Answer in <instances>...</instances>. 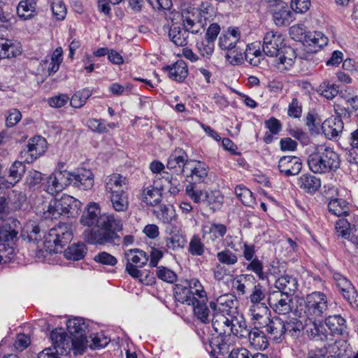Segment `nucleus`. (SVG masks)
Returning a JSON list of instances; mask_svg holds the SVG:
<instances>
[{"mask_svg": "<svg viewBox=\"0 0 358 358\" xmlns=\"http://www.w3.org/2000/svg\"><path fill=\"white\" fill-rule=\"evenodd\" d=\"M122 221L113 214L103 213L99 216L96 229H88L83 233L85 240L92 245L115 243L120 240L117 232L122 229Z\"/></svg>", "mask_w": 358, "mask_h": 358, "instance_id": "obj_1", "label": "nucleus"}, {"mask_svg": "<svg viewBox=\"0 0 358 358\" xmlns=\"http://www.w3.org/2000/svg\"><path fill=\"white\" fill-rule=\"evenodd\" d=\"M197 13L195 8H187L182 9L181 13H173L169 36L174 44L185 46L187 44L188 33L199 31L201 25L197 22Z\"/></svg>", "mask_w": 358, "mask_h": 358, "instance_id": "obj_2", "label": "nucleus"}, {"mask_svg": "<svg viewBox=\"0 0 358 358\" xmlns=\"http://www.w3.org/2000/svg\"><path fill=\"white\" fill-rule=\"evenodd\" d=\"M41 231L38 226H34L28 234L30 241L36 242L41 250H45L49 253H57L59 249L67 244L72 238L71 226L66 223H59L52 227L47 234L43 236V241L40 240Z\"/></svg>", "mask_w": 358, "mask_h": 358, "instance_id": "obj_3", "label": "nucleus"}, {"mask_svg": "<svg viewBox=\"0 0 358 358\" xmlns=\"http://www.w3.org/2000/svg\"><path fill=\"white\" fill-rule=\"evenodd\" d=\"M328 299L321 292H313L304 297L297 308L299 317L307 319H320L327 313Z\"/></svg>", "mask_w": 358, "mask_h": 358, "instance_id": "obj_4", "label": "nucleus"}, {"mask_svg": "<svg viewBox=\"0 0 358 358\" xmlns=\"http://www.w3.org/2000/svg\"><path fill=\"white\" fill-rule=\"evenodd\" d=\"M308 165L313 173H326L339 168L340 159L331 148H320L309 155Z\"/></svg>", "mask_w": 358, "mask_h": 358, "instance_id": "obj_5", "label": "nucleus"}, {"mask_svg": "<svg viewBox=\"0 0 358 358\" xmlns=\"http://www.w3.org/2000/svg\"><path fill=\"white\" fill-rule=\"evenodd\" d=\"M50 338L54 349L60 355H66L71 350L75 354H82L84 352L83 340L73 339L64 329H55L50 333Z\"/></svg>", "mask_w": 358, "mask_h": 358, "instance_id": "obj_6", "label": "nucleus"}, {"mask_svg": "<svg viewBox=\"0 0 358 358\" xmlns=\"http://www.w3.org/2000/svg\"><path fill=\"white\" fill-rule=\"evenodd\" d=\"M334 284L352 308L358 310V294L352 282L340 273L333 274Z\"/></svg>", "mask_w": 358, "mask_h": 358, "instance_id": "obj_7", "label": "nucleus"}, {"mask_svg": "<svg viewBox=\"0 0 358 358\" xmlns=\"http://www.w3.org/2000/svg\"><path fill=\"white\" fill-rule=\"evenodd\" d=\"M46 141L41 136H35L29 140L28 145L20 153V158L26 163H31L43 155L46 148Z\"/></svg>", "mask_w": 358, "mask_h": 358, "instance_id": "obj_8", "label": "nucleus"}, {"mask_svg": "<svg viewBox=\"0 0 358 358\" xmlns=\"http://www.w3.org/2000/svg\"><path fill=\"white\" fill-rule=\"evenodd\" d=\"M292 295L282 294L279 291L271 292L268 303L273 310L279 315H287L292 310Z\"/></svg>", "mask_w": 358, "mask_h": 358, "instance_id": "obj_9", "label": "nucleus"}, {"mask_svg": "<svg viewBox=\"0 0 358 358\" xmlns=\"http://www.w3.org/2000/svg\"><path fill=\"white\" fill-rule=\"evenodd\" d=\"M284 47L286 45L280 34L268 31L264 35L262 48L264 53L268 57H278V54Z\"/></svg>", "mask_w": 358, "mask_h": 358, "instance_id": "obj_10", "label": "nucleus"}, {"mask_svg": "<svg viewBox=\"0 0 358 358\" xmlns=\"http://www.w3.org/2000/svg\"><path fill=\"white\" fill-rule=\"evenodd\" d=\"M186 173H185L187 178H191L189 182L201 183L203 182L208 176V166L197 160H189L185 166Z\"/></svg>", "mask_w": 358, "mask_h": 358, "instance_id": "obj_11", "label": "nucleus"}, {"mask_svg": "<svg viewBox=\"0 0 358 358\" xmlns=\"http://www.w3.org/2000/svg\"><path fill=\"white\" fill-rule=\"evenodd\" d=\"M280 172L286 177L296 176L302 168L301 159L296 156H283L278 162Z\"/></svg>", "mask_w": 358, "mask_h": 358, "instance_id": "obj_12", "label": "nucleus"}, {"mask_svg": "<svg viewBox=\"0 0 358 358\" xmlns=\"http://www.w3.org/2000/svg\"><path fill=\"white\" fill-rule=\"evenodd\" d=\"M304 330L310 340L324 341L327 337V331L320 319H307Z\"/></svg>", "mask_w": 358, "mask_h": 358, "instance_id": "obj_13", "label": "nucleus"}, {"mask_svg": "<svg viewBox=\"0 0 358 358\" xmlns=\"http://www.w3.org/2000/svg\"><path fill=\"white\" fill-rule=\"evenodd\" d=\"M66 327L73 339L83 340L84 350L87 348L88 339L86 336L87 325L82 317H74L68 320Z\"/></svg>", "mask_w": 358, "mask_h": 358, "instance_id": "obj_14", "label": "nucleus"}, {"mask_svg": "<svg viewBox=\"0 0 358 358\" xmlns=\"http://www.w3.org/2000/svg\"><path fill=\"white\" fill-rule=\"evenodd\" d=\"M275 60V66L279 71H289L295 63L296 55L294 50L286 46L278 54Z\"/></svg>", "mask_w": 358, "mask_h": 358, "instance_id": "obj_15", "label": "nucleus"}, {"mask_svg": "<svg viewBox=\"0 0 358 358\" xmlns=\"http://www.w3.org/2000/svg\"><path fill=\"white\" fill-rule=\"evenodd\" d=\"M248 311L255 328L262 329L270 320V310L266 305L249 306Z\"/></svg>", "mask_w": 358, "mask_h": 358, "instance_id": "obj_16", "label": "nucleus"}, {"mask_svg": "<svg viewBox=\"0 0 358 358\" xmlns=\"http://www.w3.org/2000/svg\"><path fill=\"white\" fill-rule=\"evenodd\" d=\"M241 32L238 28H229L223 31L218 39V46L222 50L235 48L240 43Z\"/></svg>", "mask_w": 358, "mask_h": 358, "instance_id": "obj_17", "label": "nucleus"}, {"mask_svg": "<svg viewBox=\"0 0 358 358\" xmlns=\"http://www.w3.org/2000/svg\"><path fill=\"white\" fill-rule=\"evenodd\" d=\"M227 315L222 313L213 312L211 322L214 330L218 334H231V325L234 318H229Z\"/></svg>", "mask_w": 358, "mask_h": 358, "instance_id": "obj_18", "label": "nucleus"}, {"mask_svg": "<svg viewBox=\"0 0 358 358\" xmlns=\"http://www.w3.org/2000/svg\"><path fill=\"white\" fill-rule=\"evenodd\" d=\"M66 194L59 199H52L44 209V217L46 219H57L62 215H68Z\"/></svg>", "mask_w": 358, "mask_h": 358, "instance_id": "obj_19", "label": "nucleus"}, {"mask_svg": "<svg viewBox=\"0 0 358 358\" xmlns=\"http://www.w3.org/2000/svg\"><path fill=\"white\" fill-rule=\"evenodd\" d=\"M262 329H265L271 338L277 341H281L285 335V322L278 317L270 319Z\"/></svg>", "mask_w": 358, "mask_h": 358, "instance_id": "obj_20", "label": "nucleus"}, {"mask_svg": "<svg viewBox=\"0 0 358 358\" xmlns=\"http://www.w3.org/2000/svg\"><path fill=\"white\" fill-rule=\"evenodd\" d=\"M328 38L320 31L308 32L304 35V43L308 51L317 52L328 43Z\"/></svg>", "mask_w": 358, "mask_h": 358, "instance_id": "obj_21", "label": "nucleus"}, {"mask_svg": "<svg viewBox=\"0 0 358 358\" xmlns=\"http://www.w3.org/2000/svg\"><path fill=\"white\" fill-rule=\"evenodd\" d=\"M236 300L231 294H223L217 298L216 301L209 302L213 312L230 315L231 310L234 307Z\"/></svg>", "mask_w": 358, "mask_h": 358, "instance_id": "obj_22", "label": "nucleus"}, {"mask_svg": "<svg viewBox=\"0 0 358 358\" xmlns=\"http://www.w3.org/2000/svg\"><path fill=\"white\" fill-rule=\"evenodd\" d=\"M163 70L168 73V76L172 80L182 83L188 75V68L186 62L182 59L178 60L171 66H166Z\"/></svg>", "mask_w": 358, "mask_h": 358, "instance_id": "obj_23", "label": "nucleus"}, {"mask_svg": "<svg viewBox=\"0 0 358 358\" xmlns=\"http://www.w3.org/2000/svg\"><path fill=\"white\" fill-rule=\"evenodd\" d=\"M165 243L166 248L173 251L183 248L186 240L181 229L178 227L172 226L165 238Z\"/></svg>", "mask_w": 358, "mask_h": 358, "instance_id": "obj_24", "label": "nucleus"}, {"mask_svg": "<svg viewBox=\"0 0 358 358\" xmlns=\"http://www.w3.org/2000/svg\"><path fill=\"white\" fill-rule=\"evenodd\" d=\"M189 162L186 152L182 149H176L169 156L167 162V168L170 170L179 169L180 173H186V164Z\"/></svg>", "mask_w": 358, "mask_h": 358, "instance_id": "obj_25", "label": "nucleus"}, {"mask_svg": "<svg viewBox=\"0 0 358 358\" xmlns=\"http://www.w3.org/2000/svg\"><path fill=\"white\" fill-rule=\"evenodd\" d=\"M20 222L13 220L3 223L0 227V241L5 243L14 242L17 238L20 229Z\"/></svg>", "mask_w": 358, "mask_h": 358, "instance_id": "obj_26", "label": "nucleus"}, {"mask_svg": "<svg viewBox=\"0 0 358 358\" xmlns=\"http://www.w3.org/2000/svg\"><path fill=\"white\" fill-rule=\"evenodd\" d=\"M208 301L196 300L192 306H193L194 316L201 322L209 323L212 318L213 311L209 305L207 304Z\"/></svg>", "mask_w": 358, "mask_h": 358, "instance_id": "obj_27", "label": "nucleus"}, {"mask_svg": "<svg viewBox=\"0 0 358 358\" xmlns=\"http://www.w3.org/2000/svg\"><path fill=\"white\" fill-rule=\"evenodd\" d=\"M275 287L282 294L293 295L298 288V281L292 275H283L275 280Z\"/></svg>", "mask_w": 358, "mask_h": 358, "instance_id": "obj_28", "label": "nucleus"}, {"mask_svg": "<svg viewBox=\"0 0 358 358\" xmlns=\"http://www.w3.org/2000/svg\"><path fill=\"white\" fill-rule=\"evenodd\" d=\"M73 185L80 189L87 190L94 185V176L91 171L83 169L73 172Z\"/></svg>", "mask_w": 358, "mask_h": 358, "instance_id": "obj_29", "label": "nucleus"}, {"mask_svg": "<svg viewBox=\"0 0 358 358\" xmlns=\"http://www.w3.org/2000/svg\"><path fill=\"white\" fill-rule=\"evenodd\" d=\"M256 282L255 277L252 275H239L234 280L232 287L238 295H244L250 292Z\"/></svg>", "mask_w": 358, "mask_h": 358, "instance_id": "obj_30", "label": "nucleus"}, {"mask_svg": "<svg viewBox=\"0 0 358 358\" xmlns=\"http://www.w3.org/2000/svg\"><path fill=\"white\" fill-rule=\"evenodd\" d=\"M127 184L126 177L119 173H113L106 179V191L110 194L121 192L124 191L123 187Z\"/></svg>", "mask_w": 358, "mask_h": 358, "instance_id": "obj_31", "label": "nucleus"}, {"mask_svg": "<svg viewBox=\"0 0 358 358\" xmlns=\"http://www.w3.org/2000/svg\"><path fill=\"white\" fill-rule=\"evenodd\" d=\"M297 185L306 192L314 194L321 187V181L313 175L303 174L298 178Z\"/></svg>", "mask_w": 358, "mask_h": 358, "instance_id": "obj_32", "label": "nucleus"}, {"mask_svg": "<svg viewBox=\"0 0 358 358\" xmlns=\"http://www.w3.org/2000/svg\"><path fill=\"white\" fill-rule=\"evenodd\" d=\"M99 206L96 203H91L83 212L80 217V223L85 226H92L96 224L98 227L99 216L101 215Z\"/></svg>", "mask_w": 358, "mask_h": 358, "instance_id": "obj_33", "label": "nucleus"}, {"mask_svg": "<svg viewBox=\"0 0 358 358\" xmlns=\"http://www.w3.org/2000/svg\"><path fill=\"white\" fill-rule=\"evenodd\" d=\"M245 58L250 64L254 66L260 64L261 61L264 59V55L261 50L259 42H254L247 45Z\"/></svg>", "mask_w": 358, "mask_h": 358, "instance_id": "obj_34", "label": "nucleus"}, {"mask_svg": "<svg viewBox=\"0 0 358 358\" xmlns=\"http://www.w3.org/2000/svg\"><path fill=\"white\" fill-rule=\"evenodd\" d=\"M174 296L178 302L187 305H192L196 300V297L191 294V289L188 287L187 281L183 284L176 285Z\"/></svg>", "mask_w": 358, "mask_h": 358, "instance_id": "obj_35", "label": "nucleus"}, {"mask_svg": "<svg viewBox=\"0 0 358 358\" xmlns=\"http://www.w3.org/2000/svg\"><path fill=\"white\" fill-rule=\"evenodd\" d=\"M324 133L329 136L336 137L343 129V123L338 117H331L326 120L322 125Z\"/></svg>", "mask_w": 358, "mask_h": 358, "instance_id": "obj_36", "label": "nucleus"}, {"mask_svg": "<svg viewBox=\"0 0 358 358\" xmlns=\"http://www.w3.org/2000/svg\"><path fill=\"white\" fill-rule=\"evenodd\" d=\"M148 258L147 253L139 249H131L125 252L127 264L143 267L148 262Z\"/></svg>", "mask_w": 358, "mask_h": 358, "instance_id": "obj_37", "label": "nucleus"}, {"mask_svg": "<svg viewBox=\"0 0 358 358\" xmlns=\"http://www.w3.org/2000/svg\"><path fill=\"white\" fill-rule=\"evenodd\" d=\"M326 325L333 334L343 335L347 329L345 320L340 315H329L326 318Z\"/></svg>", "mask_w": 358, "mask_h": 358, "instance_id": "obj_38", "label": "nucleus"}, {"mask_svg": "<svg viewBox=\"0 0 358 358\" xmlns=\"http://www.w3.org/2000/svg\"><path fill=\"white\" fill-rule=\"evenodd\" d=\"M275 24L278 26L289 24L294 19L293 11L287 6H280L273 15Z\"/></svg>", "mask_w": 358, "mask_h": 358, "instance_id": "obj_39", "label": "nucleus"}, {"mask_svg": "<svg viewBox=\"0 0 358 358\" xmlns=\"http://www.w3.org/2000/svg\"><path fill=\"white\" fill-rule=\"evenodd\" d=\"M248 296L250 302V306H257V305H266L265 303L266 289L259 282H256L250 291Z\"/></svg>", "mask_w": 358, "mask_h": 358, "instance_id": "obj_40", "label": "nucleus"}, {"mask_svg": "<svg viewBox=\"0 0 358 358\" xmlns=\"http://www.w3.org/2000/svg\"><path fill=\"white\" fill-rule=\"evenodd\" d=\"M21 53L20 47L11 41L0 38V57L10 58Z\"/></svg>", "mask_w": 358, "mask_h": 358, "instance_id": "obj_41", "label": "nucleus"}, {"mask_svg": "<svg viewBox=\"0 0 358 358\" xmlns=\"http://www.w3.org/2000/svg\"><path fill=\"white\" fill-rule=\"evenodd\" d=\"M161 192L159 188L152 185L145 187L143 190L141 199L147 205L155 206L161 201Z\"/></svg>", "mask_w": 358, "mask_h": 358, "instance_id": "obj_42", "label": "nucleus"}, {"mask_svg": "<svg viewBox=\"0 0 358 358\" xmlns=\"http://www.w3.org/2000/svg\"><path fill=\"white\" fill-rule=\"evenodd\" d=\"M248 337L250 345L255 350H265L268 347V341L265 334L259 329L255 328Z\"/></svg>", "mask_w": 358, "mask_h": 358, "instance_id": "obj_43", "label": "nucleus"}, {"mask_svg": "<svg viewBox=\"0 0 358 358\" xmlns=\"http://www.w3.org/2000/svg\"><path fill=\"white\" fill-rule=\"evenodd\" d=\"M36 3L34 0H23L20 1L17 7V13L20 17L27 20L34 16Z\"/></svg>", "mask_w": 358, "mask_h": 358, "instance_id": "obj_44", "label": "nucleus"}, {"mask_svg": "<svg viewBox=\"0 0 358 358\" xmlns=\"http://www.w3.org/2000/svg\"><path fill=\"white\" fill-rule=\"evenodd\" d=\"M110 199L113 208L117 212H124L129 206L128 196L123 191L121 192L110 194Z\"/></svg>", "mask_w": 358, "mask_h": 358, "instance_id": "obj_45", "label": "nucleus"}, {"mask_svg": "<svg viewBox=\"0 0 358 358\" xmlns=\"http://www.w3.org/2000/svg\"><path fill=\"white\" fill-rule=\"evenodd\" d=\"M235 193L243 205L253 207L256 204L255 199L252 192L245 186L242 185H237L235 188Z\"/></svg>", "mask_w": 358, "mask_h": 358, "instance_id": "obj_46", "label": "nucleus"}, {"mask_svg": "<svg viewBox=\"0 0 358 358\" xmlns=\"http://www.w3.org/2000/svg\"><path fill=\"white\" fill-rule=\"evenodd\" d=\"M86 254V247L83 243L73 244L64 250V257L67 259L78 261Z\"/></svg>", "mask_w": 358, "mask_h": 358, "instance_id": "obj_47", "label": "nucleus"}, {"mask_svg": "<svg viewBox=\"0 0 358 358\" xmlns=\"http://www.w3.org/2000/svg\"><path fill=\"white\" fill-rule=\"evenodd\" d=\"M206 191L201 189L195 182H189L185 187L186 195L196 203H202Z\"/></svg>", "mask_w": 358, "mask_h": 358, "instance_id": "obj_48", "label": "nucleus"}, {"mask_svg": "<svg viewBox=\"0 0 358 358\" xmlns=\"http://www.w3.org/2000/svg\"><path fill=\"white\" fill-rule=\"evenodd\" d=\"M227 227L223 224L210 223L203 227V234H210L213 240L223 237L227 233Z\"/></svg>", "mask_w": 358, "mask_h": 358, "instance_id": "obj_49", "label": "nucleus"}, {"mask_svg": "<svg viewBox=\"0 0 358 358\" xmlns=\"http://www.w3.org/2000/svg\"><path fill=\"white\" fill-rule=\"evenodd\" d=\"M43 189L51 195L61 192L64 189L59 181L57 180L55 173L47 177L43 182Z\"/></svg>", "mask_w": 358, "mask_h": 358, "instance_id": "obj_50", "label": "nucleus"}, {"mask_svg": "<svg viewBox=\"0 0 358 358\" xmlns=\"http://www.w3.org/2000/svg\"><path fill=\"white\" fill-rule=\"evenodd\" d=\"M330 213L336 216H342L348 213V207L345 201L340 199H331L328 203Z\"/></svg>", "mask_w": 358, "mask_h": 358, "instance_id": "obj_51", "label": "nucleus"}, {"mask_svg": "<svg viewBox=\"0 0 358 358\" xmlns=\"http://www.w3.org/2000/svg\"><path fill=\"white\" fill-rule=\"evenodd\" d=\"M91 95L92 92L87 88L76 92L71 99V106L76 108H80L85 104L86 101Z\"/></svg>", "mask_w": 358, "mask_h": 358, "instance_id": "obj_52", "label": "nucleus"}, {"mask_svg": "<svg viewBox=\"0 0 358 358\" xmlns=\"http://www.w3.org/2000/svg\"><path fill=\"white\" fill-rule=\"evenodd\" d=\"M216 257L219 264L224 266H230L238 262L237 255L229 249H224L218 252L216 255Z\"/></svg>", "mask_w": 358, "mask_h": 358, "instance_id": "obj_53", "label": "nucleus"}, {"mask_svg": "<svg viewBox=\"0 0 358 358\" xmlns=\"http://www.w3.org/2000/svg\"><path fill=\"white\" fill-rule=\"evenodd\" d=\"M187 282L188 287L191 289V294L196 297V300L208 301L206 292L198 279L193 278Z\"/></svg>", "mask_w": 358, "mask_h": 358, "instance_id": "obj_54", "label": "nucleus"}, {"mask_svg": "<svg viewBox=\"0 0 358 358\" xmlns=\"http://www.w3.org/2000/svg\"><path fill=\"white\" fill-rule=\"evenodd\" d=\"M242 50L243 49L238 45L235 48L225 50V58L227 61L232 65H238L242 64L243 62Z\"/></svg>", "mask_w": 358, "mask_h": 358, "instance_id": "obj_55", "label": "nucleus"}, {"mask_svg": "<svg viewBox=\"0 0 358 358\" xmlns=\"http://www.w3.org/2000/svg\"><path fill=\"white\" fill-rule=\"evenodd\" d=\"M204 200L202 203L210 206L211 209L219 208L223 202V196L217 191H211L206 192Z\"/></svg>", "mask_w": 358, "mask_h": 358, "instance_id": "obj_56", "label": "nucleus"}, {"mask_svg": "<svg viewBox=\"0 0 358 358\" xmlns=\"http://www.w3.org/2000/svg\"><path fill=\"white\" fill-rule=\"evenodd\" d=\"M317 92L327 99H332L338 94V89L335 84H331L329 81H324L317 87Z\"/></svg>", "mask_w": 358, "mask_h": 358, "instance_id": "obj_57", "label": "nucleus"}, {"mask_svg": "<svg viewBox=\"0 0 358 358\" xmlns=\"http://www.w3.org/2000/svg\"><path fill=\"white\" fill-rule=\"evenodd\" d=\"M64 165L59 164L57 169L54 172L57 177V180L61 183L64 189L71 184H73V173L64 170Z\"/></svg>", "mask_w": 358, "mask_h": 358, "instance_id": "obj_58", "label": "nucleus"}, {"mask_svg": "<svg viewBox=\"0 0 358 358\" xmlns=\"http://www.w3.org/2000/svg\"><path fill=\"white\" fill-rule=\"evenodd\" d=\"M214 41L208 38H203L196 43V48L200 55L209 59L214 52Z\"/></svg>", "mask_w": 358, "mask_h": 358, "instance_id": "obj_59", "label": "nucleus"}, {"mask_svg": "<svg viewBox=\"0 0 358 358\" xmlns=\"http://www.w3.org/2000/svg\"><path fill=\"white\" fill-rule=\"evenodd\" d=\"M303 329L304 325L297 319L292 318L285 323V334L287 333L294 338L301 335V330Z\"/></svg>", "mask_w": 358, "mask_h": 358, "instance_id": "obj_60", "label": "nucleus"}, {"mask_svg": "<svg viewBox=\"0 0 358 358\" xmlns=\"http://www.w3.org/2000/svg\"><path fill=\"white\" fill-rule=\"evenodd\" d=\"M231 325V334L239 338H246L250 333V330L247 328L245 322L244 320H238L237 318H234Z\"/></svg>", "mask_w": 358, "mask_h": 358, "instance_id": "obj_61", "label": "nucleus"}, {"mask_svg": "<svg viewBox=\"0 0 358 358\" xmlns=\"http://www.w3.org/2000/svg\"><path fill=\"white\" fill-rule=\"evenodd\" d=\"M335 229L338 236L350 240L354 227L351 228L350 224L346 220L341 219L337 221Z\"/></svg>", "mask_w": 358, "mask_h": 358, "instance_id": "obj_62", "label": "nucleus"}, {"mask_svg": "<svg viewBox=\"0 0 358 358\" xmlns=\"http://www.w3.org/2000/svg\"><path fill=\"white\" fill-rule=\"evenodd\" d=\"M197 10V22H199L201 27H203L204 24H202V19L205 21V24H207V22L210 23L213 20L211 18L213 15L215 14L214 8L212 6L206 3V5H202V8L200 11L198 9L195 8Z\"/></svg>", "mask_w": 358, "mask_h": 358, "instance_id": "obj_63", "label": "nucleus"}, {"mask_svg": "<svg viewBox=\"0 0 358 358\" xmlns=\"http://www.w3.org/2000/svg\"><path fill=\"white\" fill-rule=\"evenodd\" d=\"M88 340L87 348L99 349L106 347L110 342V339L102 333H98L90 337Z\"/></svg>", "mask_w": 358, "mask_h": 358, "instance_id": "obj_64", "label": "nucleus"}]
</instances>
